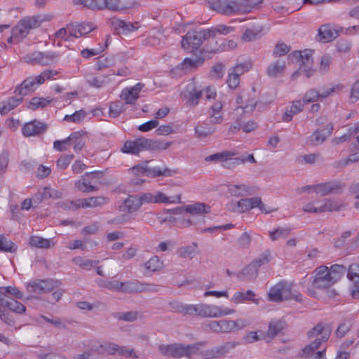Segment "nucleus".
<instances>
[{"label": "nucleus", "instance_id": "1", "mask_svg": "<svg viewBox=\"0 0 359 359\" xmlns=\"http://www.w3.org/2000/svg\"><path fill=\"white\" fill-rule=\"evenodd\" d=\"M346 271V267L339 264L332 265L330 268L320 266L315 270L312 285L320 290L329 288L341 278Z\"/></svg>", "mask_w": 359, "mask_h": 359}, {"label": "nucleus", "instance_id": "2", "mask_svg": "<svg viewBox=\"0 0 359 359\" xmlns=\"http://www.w3.org/2000/svg\"><path fill=\"white\" fill-rule=\"evenodd\" d=\"M262 1L263 0H245L238 3L230 0H215L211 4V8L219 13L231 15L249 13L252 8L262 4Z\"/></svg>", "mask_w": 359, "mask_h": 359}, {"label": "nucleus", "instance_id": "3", "mask_svg": "<svg viewBox=\"0 0 359 359\" xmlns=\"http://www.w3.org/2000/svg\"><path fill=\"white\" fill-rule=\"evenodd\" d=\"M170 145L169 142H158L145 137H140L134 140L126 141L121 148V151L137 155L145 150L166 149Z\"/></svg>", "mask_w": 359, "mask_h": 359}, {"label": "nucleus", "instance_id": "4", "mask_svg": "<svg viewBox=\"0 0 359 359\" xmlns=\"http://www.w3.org/2000/svg\"><path fill=\"white\" fill-rule=\"evenodd\" d=\"M331 332L332 329L327 325L320 323L315 326L308 332L309 337L315 338V340L303 349L304 355L306 357L314 356L315 358L316 353L320 351L318 350L320 346L328 340Z\"/></svg>", "mask_w": 359, "mask_h": 359}, {"label": "nucleus", "instance_id": "5", "mask_svg": "<svg viewBox=\"0 0 359 359\" xmlns=\"http://www.w3.org/2000/svg\"><path fill=\"white\" fill-rule=\"evenodd\" d=\"M40 15L27 16L22 18L13 28L8 43H18L27 36L31 29L39 27L43 22Z\"/></svg>", "mask_w": 359, "mask_h": 359}, {"label": "nucleus", "instance_id": "6", "mask_svg": "<svg viewBox=\"0 0 359 359\" xmlns=\"http://www.w3.org/2000/svg\"><path fill=\"white\" fill-rule=\"evenodd\" d=\"M40 15L27 16L22 18L13 28L8 43H18L27 36L31 29L39 27L43 22Z\"/></svg>", "mask_w": 359, "mask_h": 359}, {"label": "nucleus", "instance_id": "7", "mask_svg": "<svg viewBox=\"0 0 359 359\" xmlns=\"http://www.w3.org/2000/svg\"><path fill=\"white\" fill-rule=\"evenodd\" d=\"M203 343L184 345L182 344H161L158 346L161 353L165 356L180 358L187 357L191 358L199 353L200 347Z\"/></svg>", "mask_w": 359, "mask_h": 359}, {"label": "nucleus", "instance_id": "8", "mask_svg": "<svg viewBox=\"0 0 359 359\" xmlns=\"http://www.w3.org/2000/svg\"><path fill=\"white\" fill-rule=\"evenodd\" d=\"M271 302H278L283 300L294 299L297 302L302 300V295L292 290V284L286 281H280L273 286L268 294Z\"/></svg>", "mask_w": 359, "mask_h": 359}, {"label": "nucleus", "instance_id": "9", "mask_svg": "<svg viewBox=\"0 0 359 359\" xmlns=\"http://www.w3.org/2000/svg\"><path fill=\"white\" fill-rule=\"evenodd\" d=\"M208 29L201 30H191L182 37L181 45L182 48L187 53H191L196 55L198 53H201L200 47L203 41L210 38Z\"/></svg>", "mask_w": 359, "mask_h": 359}, {"label": "nucleus", "instance_id": "10", "mask_svg": "<svg viewBox=\"0 0 359 359\" xmlns=\"http://www.w3.org/2000/svg\"><path fill=\"white\" fill-rule=\"evenodd\" d=\"M58 72L53 69H46L42 72L39 75L34 77H29L24 80L20 85L16 91L22 95H26L29 92L34 90L39 85L45 82V81L53 79L57 76Z\"/></svg>", "mask_w": 359, "mask_h": 359}, {"label": "nucleus", "instance_id": "11", "mask_svg": "<svg viewBox=\"0 0 359 359\" xmlns=\"http://www.w3.org/2000/svg\"><path fill=\"white\" fill-rule=\"evenodd\" d=\"M73 4L98 11L107 9L111 11H119L126 8L121 0H73Z\"/></svg>", "mask_w": 359, "mask_h": 359}, {"label": "nucleus", "instance_id": "12", "mask_svg": "<svg viewBox=\"0 0 359 359\" xmlns=\"http://www.w3.org/2000/svg\"><path fill=\"white\" fill-rule=\"evenodd\" d=\"M206 326L217 333H229L244 328L246 323L243 319L212 320Z\"/></svg>", "mask_w": 359, "mask_h": 359}, {"label": "nucleus", "instance_id": "13", "mask_svg": "<svg viewBox=\"0 0 359 359\" xmlns=\"http://www.w3.org/2000/svg\"><path fill=\"white\" fill-rule=\"evenodd\" d=\"M235 311L215 304H198V316L204 318H220L233 314Z\"/></svg>", "mask_w": 359, "mask_h": 359}, {"label": "nucleus", "instance_id": "14", "mask_svg": "<svg viewBox=\"0 0 359 359\" xmlns=\"http://www.w3.org/2000/svg\"><path fill=\"white\" fill-rule=\"evenodd\" d=\"M301 59V64L299 70L292 75V79H296L299 75L304 74L307 78L310 77L314 72L313 69V60L312 58L313 50H304L298 53Z\"/></svg>", "mask_w": 359, "mask_h": 359}, {"label": "nucleus", "instance_id": "15", "mask_svg": "<svg viewBox=\"0 0 359 359\" xmlns=\"http://www.w3.org/2000/svg\"><path fill=\"white\" fill-rule=\"evenodd\" d=\"M60 285L54 280H35L27 283L26 288L29 293L43 294L53 291Z\"/></svg>", "mask_w": 359, "mask_h": 359}, {"label": "nucleus", "instance_id": "16", "mask_svg": "<svg viewBox=\"0 0 359 359\" xmlns=\"http://www.w3.org/2000/svg\"><path fill=\"white\" fill-rule=\"evenodd\" d=\"M123 291L127 292H142L158 291V286L154 284L142 283L137 280L124 283Z\"/></svg>", "mask_w": 359, "mask_h": 359}, {"label": "nucleus", "instance_id": "17", "mask_svg": "<svg viewBox=\"0 0 359 359\" xmlns=\"http://www.w3.org/2000/svg\"><path fill=\"white\" fill-rule=\"evenodd\" d=\"M144 87V83H138L133 86L125 88L122 90L120 97L124 100L126 104H135Z\"/></svg>", "mask_w": 359, "mask_h": 359}, {"label": "nucleus", "instance_id": "18", "mask_svg": "<svg viewBox=\"0 0 359 359\" xmlns=\"http://www.w3.org/2000/svg\"><path fill=\"white\" fill-rule=\"evenodd\" d=\"M341 27L326 24L320 26L318 29V36L320 41L327 43L334 40L341 31Z\"/></svg>", "mask_w": 359, "mask_h": 359}, {"label": "nucleus", "instance_id": "19", "mask_svg": "<svg viewBox=\"0 0 359 359\" xmlns=\"http://www.w3.org/2000/svg\"><path fill=\"white\" fill-rule=\"evenodd\" d=\"M47 128L48 126L46 123L34 120L26 123L22 128V132L25 137H32L45 133Z\"/></svg>", "mask_w": 359, "mask_h": 359}, {"label": "nucleus", "instance_id": "20", "mask_svg": "<svg viewBox=\"0 0 359 359\" xmlns=\"http://www.w3.org/2000/svg\"><path fill=\"white\" fill-rule=\"evenodd\" d=\"M241 205L244 209V212L255 208H259L261 212L265 214H268L276 210L275 209L267 207L259 197L243 198Z\"/></svg>", "mask_w": 359, "mask_h": 359}, {"label": "nucleus", "instance_id": "21", "mask_svg": "<svg viewBox=\"0 0 359 359\" xmlns=\"http://www.w3.org/2000/svg\"><path fill=\"white\" fill-rule=\"evenodd\" d=\"M347 277L353 283L351 289L352 297L359 299V264H353L349 266Z\"/></svg>", "mask_w": 359, "mask_h": 359}, {"label": "nucleus", "instance_id": "22", "mask_svg": "<svg viewBox=\"0 0 359 359\" xmlns=\"http://www.w3.org/2000/svg\"><path fill=\"white\" fill-rule=\"evenodd\" d=\"M132 170L134 173L136 172H141L142 175L151 177H155L157 176H170L171 175V170L169 169H163L161 170L160 168L155 167V168H148L147 166L145 167H140V166H134L132 168Z\"/></svg>", "mask_w": 359, "mask_h": 359}, {"label": "nucleus", "instance_id": "23", "mask_svg": "<svg viewBox=\"0 0 359 359\" xmlns=\"http://www.w3.org/2000/svg\"><path fill=\"white\" fill-rule=\"evenodd\" d=\"M253 187L247 184H230L228 186V192L236 197H244L252 195L255 193Z\"/></svg>", "mask_w": 359, "mask_h": 359}, {"label": "nucleus", "instance_id": "24", "mask_svg": "<svg viewBox=\"0 0 359 359\" xmlns=\"http://www.w3.org/2000/svg\"><path fill=\"white\" fill-rule=\"evenodd\" d=\"M108 202L106 197L97 196V197H89L87 198L77 199L75 201V204L77 207L83 208H96L98 206L103 205Z\"/></svg>", "mask_w": 359, "mask_h": 359}, {"label": "nucleus", "instance_id": "25", "mask_svg": "<svg viewBox=\"0 0 359 359\" xmlns=\"http://www.w3.org/2000/svg\"><path fill=\"white\" fill-rule=\"evenodd\" d=\"M223 102L222 100H217L210 107L209 111L210 123L212 125L220 124L224 120L223 113L222 109L223 108Z\"/></svg>", "mask_w": 359, "mask_h": 359}, {"label": "nucleus", "instance_id": "26", "mask_svg": "<svg viewBox=\"0 0 359 359\" xmlns=\"http://www.w3.org/2000/svg\"><path fill=\"white\" fill-rule=\"evenodd\" d=\"M286 62L283 59H278L272 62L266 69V74L269 77L276 78L281 76L285 69Z\"/></svg>", "mask_w": 359, "mask_h": 359}, {"label": "nucleus", "instance_id": "27", "mask_svg": "<svg viewBox=\"0 0 359 359\" xmlns=\"http://www.w3.org/2000/svg\"><path fill=\"white\" fill-rule=\"evenodd\" d=\"M154 194V203L176 204L181 203L182 194H177L172 196H168L166 194L156 191Z\"/></svg>", "mask_w": 359, "mask_h": 359}, {"label": "nucleus", "instance_id": "28", "mask_svg": "<svg viewBox=\"0 0 359 359\" xmlns=\"http://www.w3.org/2000/svg\"><path fill=\"white\" fill-rule=\"evenodd\" d=\"M184 212L192 216H202L210 212V207L203 203H196L192 205H187L184 207Z\"/></svg>", "mask_w": 359, "mask_h": 359}, {"label": "nucleus", "instance_id": "29", "mask_svg": "<svg viewBox=\"0 0 359 359\" xmlns=\"http://www.w3.org/2000/svg\"><path fill=\"white\" fill-rule=\"evenodd\" d=\"M0 304L7 307L10 311L18 314H22L26 311V307L22 303L13 299H4L2 297V300L0 301Z\"/></svg>", "mask_w": 359, "mask_h": 359}, {"label": "nucleus", "instance_id": "30", "mask_svg": "<svg viewBox=\"0 0 359 359\" xmlns=\"http://www.w3.org/2000/svg\"><path fill=\"white\" fill-rule=\"evenodd\" d=\"M22 102V98L9 97L0 103V114L2 115L8 114L10 111L17 107Z\"/></svg>", "mask_w": 359, "mask_h": 359}, {"label": "nucleus", "instance_id": "31", "mask_svg": "<svg viewBox=\"0 0 359 359\" xmlns=\"http://www.w3.org/2000/svg\"><path fill=\"white\" fill-rule=\"evenodd\" d=\"M271 259V254L269 252H264L259 257L255 259L251 264L246 266V271L250 269L254 270V274L258 273V268L262 265L267 264Z\"/></svg>", "mask_w": 359, "mask_h": 359}, {"label": "nucleus", "instance_id": "32", "mask_svg": "<svg viewBox=\"0 0 359 359\" xmlns=\"http://www.w3.org/2000/svg\"><path fill=\"white\" fill-rule=\"evenodd\" d=\"M53 101V98L50 97H34L30 100L27 107L32 110L43 109L49 105Z\"/></svg>", "mask_w": 359, "mask_h": 359}, {"label": "nucleus", "instance_id": "33", "mask_svg": "<svg viewBox=\"0 0 359 359\" xmlns=\"http://www.w3.org/2000/svg\"><path fill=\"white\" fill-rule=\"evenodd\" d=\"M304 106V103H302L301 100H296L292 102L290 109H287L283 114V121L285 122L290 121L295 114L302 111Z\"/></svg>", "mask_w": 359, "mask_h": 359}, {"label": "nucleus", "instance_id": "34", "mask_svg": "<svg viewBox=\"0 0 359 359\" xmlns=\"http://www.w3.org/2000/svg\"><path fill=\"white\" fill-rule=\"evenodd\" d=\"M339 187L333 182H325L315 184V193L320 196H325L334 193Z\"/></svg>", "mask_w": 359, "mask_h": 359}, {"label": "nucleus", "instance_id": "35", "mask_svg": "<svg viewBox=\"0 0 359 359\" xmlns=\"http://www.w3.org/2000/svg\"><path fill=\"white\" fill-rule=\"evenodd\" d=\"M236 153L230 151H224L209 155L205 158V161L226 162L229 160L233 159Z\"/></svg>", "mask_w": 359, "mask_h": 359}, {"label": "nucleus", "instance_id": "36", "mask_svg": "<svg viewBox=\"0 0 359 359\" xmlns=\"http://www.w3.org/2000/svg\"><path fill=\"white\" fill-rule=\"evenodd\" d=\"M83 135V133L81 132H74L68 137L70 146H73L76 152L80 151L85 145Z\"/></svg>", "mask_w": 359, "mask_h": 359}, {"label": "nucleus", "instance_id": "37", "mask_svg": "<svg viewBox=\"0 0 359 359\" xmlns=\"http://www.w3.org/2000/svg\"><path fill=\"white\" fill-rule=\"evenodd\" d=\"M73 263L81 269L89 271L99 264V260H92L83 257L78 256L72 259Z\"/></svg>", "mask_w": 359, "mask_h": 359}, {"label": "nucleus", "instance_id": "38", "mask_svg": "<svg viewBox=\"0 0 359 359\" xmlns=\"http://www.w3.org/2000/svg\"><path fill=\"white\" fill-rule=\"evenodd\" d=\"M86 81L87 83L93 87L100 88H102L107 83V79H108V76L107 75H101V76H94L91 74H87L85 76Z\"/></svg>", "mask_w": 359, "mask_h": 359}, {"label": "nucleus", "instance_id": "39", "mask_svg": "<svg viewBox=\"0 0 359 359\" xmlns=\"http://www.w3.org/2000/svg\"><path fill=\"white\" fill-rule=\"evenodd\" d=\"M320 201V213L327 211H338L344 207L343 203L334 200L325 199Z\"/></svg>", "mask_w": 359, "mask_h": 359}, {"label": "nucleus", "instance_id": "40", "mask_svg": "<svg viewBox=\"0 0 359 359\" xmlns=\"http://www.w3.org/2000/svg\"><path fill=\"white\" fill-rule=\"evenodd\" d=\"M255 296V294L252 290H248L246 292H236L231 297V302L233 304H238L246 301H252L257 302L255 299H252Z\"/></svg>", "mask_w": 359, "mask_h": 359}, {"label": "nucleus", "instance_id": "41", "mask_svg": "<svg viewBox=\"0 0 359 359\" xmlns=\"http://www.w3.org/2000/svg\"><path fill=\"white\" fill-rule=\"evenodd\" d=\"M124 205L129 213L135 212L142 207V203L138 195L128 197L124 201Z\"/></svg>", "mask_w": 359, "mask_h": 359}, {"label": "nucleus", "instance_id": "42", "mask_svg": "<svg viewBox=\"0 0 359 359\" xmlns=\"http://www.w3.org/2000/svg\"><path fill=\"white\" fill-rule=\"evenodd\" d=\"M262 27L260 25H254L252 27L247 28L242 36V39L245 41H251L257 39L261 32Z\"/></svg>", "mask_w": 359, "mask_h": 359}, {"label": "nucleus", "instance_id": "43", "mask_svg": "<svg viewBox=\"0 0 359 359\" xmlns=\"http://www.w3.org/2000/svg\"><path fill=\"white\" fill-rule=\"evenodd\" d=\"M234 30L233 27L226 26L224 25H217L208 29L210 37H215L217 34L226 35Z\"/></svg>", "mask_w": 359, "mask_h": 359}, {"label": "nucleus", "instance_id": "44", "mask_svg": "<svg viewBox=\"0 0 359 359\" xmlns=\"http://www.w3.org/2000/svg\"><path fill=\"white\" fill-rule=\"evenodd\" d=\"M29 243L32 246L38 248H50L51 246L55 245L50 240L37 236H31Z\"/></svg>", "mask_w": 359, "mask_h": 359}, {"label": "nucleus", "instance_id": "45", "mask_svg": "<svg viewBox=\"0 0 359 359\" xmlns=\"http://www.w3.org/2000/svg\"><path fill=\"white\" fill-rule=\"evenodd\" d=\"M284 328V323L281 320H276L271 322L269 325V328L266 332V335L270 339L274 338L278 335Z\"/></svg>", "mask_w": 359, "mask_h": 359}, {"label": "nucleus", "instance_id": "46", "mask_svg": "<svg viewBox=\"0 0 359 359\" xmlns=\"http://www.w3.org/2000/svg\"><path fill=\"white\" fill-rule=\"evenodd\" d=\"M204 59L202 57L196 55V58L191 59L187 57L181 63L182 68L184 69H196L202 65Z\"/></svg>", "mask_w": 359, "mask_h": 359}, {"label": "nucleus", "instance_id": "47", "mask_svg": "<svg viewBox=\"0 0 359 359\" xmlns=\"http://www.w3.org/2000/svg\"><path fill=\"white\" fill-rule=\"evenodd\" d=\"M125 104L121 100H116L111 103L109 110L110 116L113 118L118 117L125 111Z\"/></svg>", "mask_w": 359, "mask_h": 359}, {"label": "nucleus", "instance_id": "48", "mask_svg": "<svg viewBox=\"0 0 359 359\" xmlns=\"http://www.w3.org/2000/svg\"><path fill=\"white\" fill-rule=\"evenodd\" d=\"M144 266L147 270L154 272L162 268L163 263L157 256H153L144 264Z\"/></svg>", "mask_w": 359, "mask_h": 359}, {"label": "nucleus", "instance_id": "49", "mask_svg": "<svg viewBox=\"0 0 359 359\" xmlns=\"http://www.w3.org/2000/svg\"><path fill=\"white\" fill-rule=\"evenodd\" d=\"M17 250V246L10 240L0 235V251L13 252Z\"/></svg>", "mask_w": 359, "mask_h": 359}, {"label": "nucleus", "instance_id": "50", "mask_svg": "<svg viewBox=\"0 0 359 359\" xmlns=\"http://www.w3.org/2000/svg\"><path fill=\"white\" fill-rule=\"evenodd\" d=\"M359 132V125L354 127H351L348 130V133L344 134L341 137H335L332 140V143L334 144H339L344 142L348 141L351 139V136L357 134Z\"/></svg>", "mask_w": 359, "mask_h": 359}, {"label": "nucleus", "instance_id": "51", "mask_svg": "<svg viewBox=\"0 0 359 359\" xmlns=\"http://www.w3.org/2000/svg\"><path fill=\"white\" fill-rule=\"evenodd\" d=\"M6 294H10L14 296L15 298L22 299H23V294L16 287L7 286L0 287V297Z\"/></svg>", "mask_w": 359, "mask_h": 359}, {"label": "nucleus", "instance_id": "52", "mask_svg": "<svg viewBox=\"0 0 359 359\" xmlns=\"http://www.w3.org/2000/svg\"><path fill=\"white\" fill-rule=\"evenodd\" d=\"M118 354L130 359H137L139 358V355L135 349L129 348L125 346H119Z\"/></svg>", "mask_w": 359, "mask_h": 359}, {"label": "nucleus", "instance_id": "53", "mask_svg": "<svg viewBox=\"0 0 359 359\" xmlns=\"http://www.w3.org/2000/svg\"><path fill=\"white\" fill-rule=\"evenodd\" d=\"M197 245L196 243H193V245H189L185 247H182L179 249L178 253L180 257L183 258H192L196 253V248Z\"/></svg>", "mask_w": 359, "mask_h": 359}, {"label": "nucleus", "instance_id": "54", "mask_svg": "<svg viewBox=\"0 0 359 359\" xmlns=\"http://www.w3.org/2000/svg\"><path fill=\"white\" fill-rule=\"evenodd\" d=\"M236 346V343L235 342H226L224 344L215 347V348H212L215 353V354L217 355L218 358L221 355H223L230 351V350L234 348Z\"/></svg>", "mask_w": 359, "mask_h": 359}, {"label": "nucleus", "instance_id": "55", "mask_svg": "<svg viewBox=\"0 0 359 359\" xmlns=\"http://www.w3.org/2000/svg\"><path fill=\"white\" fill-rule=\"evenodd\" d=\"M326 139L323 131L316 130L309 137V142L312 145H319L322 144Z\"/></svg>", "mask_w": 359, "mask_h": 359}, {"label": "nucleus", "instance_id": "56", "mask_svg": "<svg viewBox=\"0 0 359 359\" xmlns=\"http://www.w3.org/2000/svg\"><path fill=\"white\" fill-rule=\"evenodd\" d=\"M290 234V229L287 228H278L274 231L270 232V238L272 241L286 238Z\"/></svg>", "mask_w": 359, "mask_h": 359}, {"label": "nucleus", "instance_id": "57", "mask_svg": "<svg viewBox=\"0 0 359 359\" xmlns=\"http://www.w3.org/2000/svg\"><path fill=\"white\" fill-rule=\"evenodd\" d=\"M215 130V128H207L202 125H198L195 127L196 135L197 137L199 138L206 137L208 135H212Z\"/></svg>", "mask_w": 359, "mask_h": 359}, {"label": "nucleus", "instance_id": "58", "mask_svg": "<svg viewBox=\"0 0 359 359\" xmlns=\"http://www.w3.org/2000/svg\"><path fill=\"white\" fill-rule=\"evenodd\" d=\"M86 111L83 110H79L75 111L72 115H66L64 118L65 121H70L73 123H79L86 117Z\"/></svg>", "mask_w": 359, "mask_h": 359}, {"label": "nucleus", "instance_id": "59", "mask_svg": "<svg viewBox=\"0 0 359 359\" xmlns=\"http://www.w3.org/2000/svg\"><path fill=\"white\" fill-rule=\"evenodd\" d=\"M88 350L93 353L103 354V341H91L88 345Z\"/></svg>", "mask_w": 359, "mask_h": 359}, {"label": "nucleus", "instance_id": "60", "mask_svg": "<svg viewBox=\"0 0 359 359\" xmlns=\"http://www.w3.org/2000/svg\"><path fill=\"white\" fill-rule=\"evenodd\" d=\"M119 345L117 344L103 341V353L109 355H115L118 353Z\"/></svg>", "mask_w": 359, "mask_h": 359}, {"label": "nucleus", "instance_id": "61", "mask_svg": "<svg viewBox=\"0 0 359 359\" xmlns=\"http://www.w3.org/2000/svg\"><path fill=\"white\" fill-rule=\"evenodd\" d=\"M252 67L250 62H245L243 63L238 64L236 66L231 69L236 75L239 76L243 74L245 72H248Z\"/></svg>", "mask_w": 359, "mask_h": 359}, {"label": "nucleus", "instance_id": "62", "mask_svg": "<svg viewBox=\"0 0 359 359\" xmlns=\"http://www.w3.org/2000/svg\"><path fill=\"white\" fill-rule=\"evenodd\" d=\"M319 97L320 93L314 89H311L305 93L302 102L304 103V105L305 104L315 102Z\"/></svg>", "mask_w": 359, "mask_h": 359}, {"label": "nucleus", "instance_id": "63", "mask_svg": "<svg viewBox=\"0 0 359 359\" xmlns=\"http://www.w3.org/2000/svg\"><path fill=\"white\" fill-rule=\"evenodd\" d=\"M101 286L111 291H123L124 283L117 280L108 281L102 284Z\"/></svg>", "mask_w": 359, "mask_h": 359}, {"label": "nucleus", "instance_id": "64", "mask_svg": "<svg viewBox=\"0 0 359 359\" xmlns=\"http://www.w3.org/2000/svg\"><path fill=\"white\" fill-rule=\"evenodd\" d=\"M75 186L78 190L82 192H92L97 190V188L93 185L89 184L85 180H78L75 183Z\"/></svg>", "mask_w": 359, "mask_h": 359}]
</instances>
